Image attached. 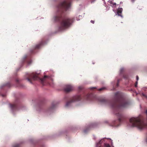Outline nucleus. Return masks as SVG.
Returning <instances> with one entry per match:
<instances>
[{"mask_svg": "<svg viewBox=\"0 0 147 147\" xmlns=\"http://www.w3.org/2000/svg\"><path fill=\"white\" fill-rule=\"evenodd\" d=\"M100 101L102 102L107 103L110 102L109 101L103 98L100 100Z\"/></svg>", "mask_w": 147, "mask_h": 147, "instance_id": "11", "label": "nucleus"}, {"mask_svg": "<svg viewBox=\"0 0 147 147\" xmlns=\"http://www.w3.org/2000/svg\"><path fill=\"white\" fill-rule=\"evenodd\" d=\"M2 96L3 97H5V95H3Z\"/></svg>", "mask_w": 147, "mask_h": 147, "instance_id": "31", "label": "nucleus"}, {"mask_svg": "<svg viewBox=\"0 0 147 147\" xmlns=\"http://www.w3.org/2000/svg\"><path fill=\"white\" fill-rule=\"evenodd\" d=\"M90 89L91 90H93L94 89H96V87H92V88H90Z\"/></svg>", "mask_w": 147, "mask_h": 147, "instance_id": "24", "label": "nucleus"}, {"mask_svg": "<svg viewBox=\"0 0 147 147\" xmlns=\"http://www.w3.org/2000/svg\"><path fill=\"white\" fill-rule=\"evenodd\" d=\"M74 89L73 86L70 85H67L64 88L65 91L67 92H68L72 91Z\"/></svg>", "mask_w": 147, "mask_h": 147, "instance_id": "6", "label": "nucleus"}, {"mask_svg": "<svg viewBox=\"0 0 147 147\" xmlns=\"http://www.w3.org/2000/svg\"><path fill=\"white\" fill-rule=\"evenodd\" d=\"M108 2L110 3L111 4H112L113 5H116V3L113 2V1L111 0H109V1Z\"/></svg>", "mask_w": 147, "mask_h": 147, "instance_id": "14", "label": "nucleus"}, {"mask_svg": "<svg viewBox=\"0 0 147 147\" xmlns=\"http://www.w3.org/2000/svg\"><path fill=\"white\" fill-rule=\"evenodd\" d=\"M142 96L145 97L147 99V96H146L145 94L144 93H142Z\"/></svg>", "mask_w": 147, "mask_h": 147, "instance_id": "19", "label": "nucleus"}, {"mask_svg": "<svg viewBox=\"0 0 147 147\" xmlns=\"http://www.w3.org/2000/svg\"><path fill=\"white\" fill-rule=\"evenodd\" d=\"M103 140L102 139L100 140L99 142L96 144V147H101V144L103 142Z\"/></svg>", "mask_w": 147, "mask_h": 147, "instance_id": "12", "label": "nucleus"}, {"mask_svg": "<svg viewBox=\"0 0 147 147\" xmlns=\"http://www.w3.org/2000/svg\"><path fill=\"white\" fill-rule=\"evenodd\" d=\"M25 59H26L27 58V56H25Z\"/></svg>", "mask_w": 147, "mask_h": 147, "instance_id": "32", "label": "nucleus"}, {"mask_svg": "<svg viewBox=\"0 0 147 147\" xmlns=\"http://www.w3.org/2000/svg\"><path fill=\"white\" fill-rule=\"evenodd\" d=\"M31 63V61H30L29 62H28V64H30Z\"/></svg>", "mask_w": 147, "mask_h": 147, "instance_id": "29", "label": "nucleus"}, {"mask_svg": "<svg viewBox=\"0 0 147 147\" xmlns=\"http://www.w3.org/2000/svg\"><path fill=\"white\" fill-rule=\"evenodd\" d=\"M104 147H111L108 144L105 143L104 145Z\"/></svg>", "mask_w": 147, "mask_h": 147, "instance_id": "17", "label": "nucleus"}, {"mask_svg": "<svg viewBox=\"0 0 147 147\" xmlns=\"http://www.w3.org/2000/svg\"><path fill=\"white\" fill-rule=\"evenodd\" d=\"M79 89L80 90H82V87H79Z\"/></svg>", "mask_w": 147, "mask_h": 147, "instance_id": "27", "label": "nucleus"}, {"mask_svg": "<svg viewBox=\"0 0 147 147\" xmlns=\"http://www.w3.org/2000/svg\"><path fill=\"white\" fill-rule=\"evenodd\" d=\"M55 105L53 103L52 104L50 108V109H49L50 110H51V109H54L55 107Z\"/></svg>", "mask_w": 147, "mask_h": 147, "instance_id": "15", "label": "nucleus"}, {"mask_svg": "<svg viewBox=\"0 0 147 147\" xmlns=\"http://www.w3.org/2000/svg\"><path fill=\"white\" fill-rule=\"evenodd\" d=\"M124 78L126 79L128 78V76L127 75H125L124 76Z\"/></svg>", "mask_w": 147, "mask_h": 147, "instance_id": "20", "label": "nucleus"}, {"mask_svg": "<svg viewBox=\"0 0 147 147\" xmlns=\"http://www.w3.org/2000/svg\"><path fill=\"white\" fill-rule=\"evenodd\" d=\"M17 82H18V80H17Z\"/></svg>", "mask_w": 147, "mask_h": 147, "instance_id": "33", "label": "nucleus"}, {"mask_svg": "<svg viewBox=\"0 0 147 147\" xmlns=\"http://www.w3.org/2000/svg\"><path fill=\"white\" fill-rule=\"evenodd\" d=\"M147 115L146 121L145 123L139 117H132L129 119V121L132 127H136L140 129H143L147 126V110L146 111Z\"/></svg>", "mask_w": 147, "mask_h": 147, "instance_id": "3", "label": "nucleus"}, {"mask_svg": "<svg viewBox=\"0 0 147 147\" xmlns=\"http://www.w3.org/2000/svg\"><path fill=\"white\" fill-rule=\"evenodd\" d=\"M95 1V0H91V2H94Z\"/></svg>", "mask_w": 147, "mask_h": 147, "instance_id": "28", "label": "nucleus"}, {"mask_svg": "<svg viewBox=\"0 0 147 147\" xmlns=\"http://www.w3.org/2000/svg\"><path fill=\"white\" fill-rule=\"evenodd\" d=\"M106 89L105 87H102L98 90L101 91L105 90Z\"/></svg>", "mask_w": 147, "mask_h": 147, "instance_id": "16", "label": "nucleus"}, {"mask_svg": "<svg viewBox=\"0 0 147 147\" xmlns=\"http://www.w3.org/2000/svg\"><path fill=\"white\" fill-rule=\"evenodd\" d=\"M81 99V96L79 95L74 96L70 98L69 101H67L66 104V106L67 107L72 102L80 100Z\"/></svg>", "mask_w": 147, "mask_h": 147, "instance_id": "5", "label": "nucleus"}, {"mask_svg": "<svg viewBox=\"0 0 147 147\" xmlns=\"http://www.w3.org/2000/svg\"><path fill=\"white\" fill-rule=\"evenodd\" d=\"M91 22L92 24H94V21L93 20H91L90 21Z\"/></svg>", "mask_w": 147, "mask_h": 147, "instance_id": "25", "label": "nucleus"}, {"mask_svg": "<svg viewBox=\"0 0 147 147\" xmlns=\"http://www.w3.org/2000/svg\"><path fill=\"white\" fill-rule=\"evenodd\" d=\"M120 81V80L119 79L117 80V87L118 86V84H119V82Z\"/></svg>", "mask_w": 147, "mask_h": 147, "instance_id": "21", "label": "nucleus"}, {"mask_svg": "<svg viewBox=\"0 0 147 147\" xmlns=\"http://www.w3.org/2000/svg\"><path fill=\"white\" fill-rule=\"evenodd\" d=\"M7 86L8 87H10L11 86V84L9 83L7 84Z\"/></svg>", "mask_w": 147, "mask_h": 147, "instance_id": "22", "label": "nucleus"}, {"mask_svg": "<svg viewBox=\"0 0 147 147\" xmlns=\"http://www.w3.org/2000/svg\"><path fill=\"white\" fill-rule=\"evenodd\" d=\"M123 11V9L122 8H119L117 10V14L119 16L121 17H122V15L121 13Z\"/></svg>", "mask_w": 147, "mask_h": 147, "instance_id": "9", "label": "nucleus"}, {"mask_svg": "<svg viewBox=\"0 0 147 147\" xmlns=\"http://www.w3.org/2000/svg\"><path fill=\"white\" fill-rule=\"evenodd\" d=\"M136 80H137V81L139 79V78L138 76H137L136 77Z\"/></svg>", "mask_w": 147, "mask_h": 147, "instance_id": "26", "label": "nucleus"}, {"mask_svg": "<svg viewBox=\"0 0 147 147\" xmlns=\"http://www.w3.org/2000/svg\"><path fill=\"white\" fill-rule=\"evenodd\" d=\"M137 84H138V82L136 81V82L135 84V86L136 87H137Z\"/></svg>", "mask_w": 147, "mask_h": 147, "instance_id": "23", "label": "nucleus"}, {"mask_svg": "<svg viewBox=\"0 0 147 147\" xmlns=\"http://www.w3.org/2000/svg\"><path fill=\"white\" fill-rule=\"evenodd\" d=\"M20 145L18 144H16L13 146V147H19Z\"/></svg>", "mask_w": 147, "mask_h": 147, "instance_id": "18", "label": "nucleus"}, {"mask_svg": "<svg viewBox=\"0 0 147 147\" xmlns=\"http://www.w3.org/2000/svg\"><path fill=\"white\" fill-rule=\"evenodd\" d=\"M26 79L31 83H32V80H38L42 84H43L44 82H46L48 80L51 79L50 77L47 76H45L42 78H40L38 74L34 73L30 74H26Z\"/></svg>", "mask_w": 147, "mask_h": 147, "instance_id": "4", "label": "nucleus"}, {"mask_svg": "<svg viewBox=\"0 0 147 147\" xmlns=\"http://www.w3.org/2000/svg\"><path fill=\"white\" fill-rule=\"evenodd\" d=\"M111 104L113 108L115 114L118 119L117 120L113 121L111 125L117 127L125 119V117L121 112V109L127 107L129 105V103L125 99L121 93L117 92L115 94L113 101Z\"/></svg>", "mask_w": 147, "mask_h": 147, "instance_id": "1", "label": "nucleus"}, {"mask_svg": "<svg viewBox=\"0 0 147 147\" xmlns=\"http://www.w3.org/2000/svg\"><path fill=\"white\" fill-rule=\"evenodd\" d=\"M43 44L44 41H41L40 43L36 45L35 47V49H37L39 48L40 47V46L42 45H43Z\"/></svg>", "mask_w": 147, "mask_h": 147, "instance_id": "10", "label": "nucleus"}, {"mask_svg": "<svg viewBox=\"0 0 147 147\" xmlns=\"http://www.w3.org/2000/svg\"><path fill=\"white\" fill-rule=\"evenodd\" d=\"M92 96V94H88L86 95H84L83 98L84 99L87 100H90V97Z\"/></svg>", "mask_w": 147, "mask_h": 147, "instance_id": "7", "label": "nucleus"}, {"mask_svg": "<svg viewBox=\"0 0 147 147\" xmlns=\"http://www.w3.org/2000/svg\"><path fill=\"white\" fill-rule=\"evenodd\" d=\"M91 125H90L86 129H84V133H86L89 130V129L91 127Z\"/></svg>", "mask_w": 147, "mask_h": 147, "instance_id": "13", "label": "nucleus"}, {"mask_svg": "<svg viewBox=\"0 0 147 147\" xmlns=\"http://www.w3.org/2000/svg\"><path fill=\"white\" fill-rule=\"evenodd\" d=\"M10 107L13 110H16L17 109L18 105L16 104H10Z\"/></svg>", "mask_w": 147, "mask_h": 147, "instance_id": "8", "label": "nucleus"}, {"mask_svg": "<svg viewBox=\"0 0 147 147\" xmlns=\"http://www.w3.org/2000/svg\"><path fill=\"white\" fill-rule=\"evenodd\" d=\"M70 5L71 0H66L61 1L57 6L56 15L54 19L56 22H61L59 28L60 30L70 27L74 22L73 18H64L62 15L64 11H66L70 7Z\"/></svg>", "mask_w": 147, "mask_h": 147, "instance_id": "2", "label": "nucleus"}, {"mask_svg": "<svg viewBox=\"0 0 147 147\" xmlns=\"http://www.w3.org/2000/svg\"><path fill=\"white\" fill-rule=\"evenodd\" d=\"M123 69H121V72H122V71L123 70Z\"/></svg>", "mask_w": 147, "mask_h": 147, "instance_id": "30", "label": "nucleus"}]
</instances>
